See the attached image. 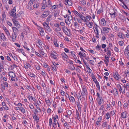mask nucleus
I'll return each instance as SVG.
<instances>
[{
	"label": "nucleus",
	"mask_w": 129,
	"mask_h": 129,
	"mask_svg": "<svg viewBox=\"0 0 129 129\" xmlns=\"http://www.w3.org/2000/svg\"><path fill=\"white\" fill-rule=\"evenodd\" d=\"M45 30H46L48 32H50L51 30V29L49 26H47V27L45 28Z\"/></svg>",
	"instance_id": "obj_47"
},
{
	"label": "nucleus",
	"mask_w": 129,
	"mask_h": 129,
	"mask_svg": "<svg viewBox=\"0 0 129 129\" xmlns=\"http://www.w3.org/2000/svg\"><path fill=\"white\" fill-rule=\"evenodd\" d=\"M69 55L73 57L75 59H76L77 58V56L75 54V52L74 51H71Z\"/></svg>",
	"instance_id": "obj_25"
},
{
	"label": "nucleus",
	"mask_w": 129,
	"mask_h": 129,
	"mask_svg": "<svg viewBox=\"0 0 129 129\" xmlns=\"http://www.w3.org/2000/svg\"><path fill=\"white\" fill-rule=\"evenodd\" d=\"M76 111L77 117V118L78 120H79V119L81 115V111L80 112L79 111H77V110H76Z\"/></svg>",
	"instance_id": "obj_28"
},
{
	"label": "nucleus",
	"mask_w": 129,
	"mask_h": 129,
	"mask_svg": "<svg viewBox=\"0 0 129 129\" xmlns=\"http://www.w3.org/2000/svg\"><path fill=\"white\" fill-rule=\"evenodd\" d=\"M24 67L26 69H27L28 68L30 69L31 67V65L29 63H27L24 64Z\"/></svg>",
	"instance_id": "obj_30"
},
{
	"label": "nucleus",
	"mask_w": 129,
	"mask_h": 129,
	"mask_svg": "<svg viewBox=\"0 0 129 129\" xmlns=\"http://www.w3.org/2000/svg\"><path fill=\"white\" fill-rule=\"evenodd\" d=\"M47 7H50L51 6V1L49 0L48 1L47 3Z\"/></svg>",
	"instance_id": "obj_62"
},
{
	"label": "nucleus",
	"mask_w": 129,
	"mask_h": 129,
	"mask_svg": "<svg viewBox=\"0 0 129 129\" xmlns=\"http://www.w3.org/2000/svg\"><path fill=\"white\" fill-rule=\"evenodd\" d=\"M5 32L8 37H9V36H10V33L8 29L5 31Z\"/></svg>",
	"instance_id": "obj_56"
},
{
	"label": "nucleus",
	"mask_w": 129,
	"mask_h": 129,
	"mask_svg": "<svg viewBox=\"0 0 129 129\" xmlns=\"http://www.w3.org/2000/svg\"><path fill=\"white\" fill-rule=\"evenodd\" d=\"M109 13L110 15L112 18H114L116 16V13L115 12H114V13L109 12Z\"/></svg>",
	"instance_id": "obj_31"
},
{
	"label": "nucleus",
	"mask_w": 129,
	"mask_h": 129,
	"mask_svg": "<svg viewBox=\"0 0 129 129\" xmlns=\"http://www.w3.org/2000/svg\"><path fill=\"white\" fill-rule=\"evenodd\" d=\"M94 33L95 34H99V30L98 28L95 27V29H94Z\"/></svg>",
	"instance_id": "obj_55"
},
{
	"label": "nucleus",
	"mask_w": 129,
	"mask_h": 129,
	"mask_svg": "<svg viewBox=\"0 0 129 129\" xmlns=\"http://www.w3.org/2000/svg\"><path fill=\"white\" fill-rule=\"evenodd\" d=\"M110 115L109 113H107L106 114L105 118L106 119H108L109 118Z\"/></svg>",
	"instance_id": "obj_58"
},
{
	"label": "nucleus",
	"mask_w": 129,
	"mask_h": 129,
	"mask_svg": "<svg viewBox=\"0 0 129 129\" xmlns=\"http://www.w3.org/2000/svg\"><path fill=\"white\" fill-rule=\"evenodd\" d=\"M0 35L1 39L3 41L5 42L7 41V39L4 33H1Z\"/></svg>",
	"instance_id": "obj_22"
},
{
	"label": "nucleus",
	"mask_w": 129,
	"mask_h": 129,
	"mask_svg": "<svg viewBox=\"0 0 129 129\" xmlns=\"http://www.w3.org/2000/svg\"><path fill=\"white\" fill-rule=\"evenodd\" d=\"M78 54L80 56V58H85V59H86L85 58L86 55L85 53L80 51L79 53Z\"/></svg>",
	"instance_id": "obj_21"
},
{
	"label": "nucleus",
	"mask_w": 129,
	"mask_h": 129,
	"mask_svg": "<svg viewBox=\"0 0 129 129\" xmlns=\"http://www.w3.org/2000/svg\"><path fill=\"white\" fill-rule=\"evenodd\" d=\"M126 112H123L121 114V117L123 118H126Z\"/></svg>",
	"instance_id": "obj_42"
},
{
	"label": "nucleus",
	"mask_w": 129,
	"mask_h": 129,
	"mask_svg": "<svg viewBox=\"0 0 129 129\" xmlns=\"http://www.w3.org/2000/svg\"><path fill=\"white\" fill-rule=\"evenodd\" d=\"M33 118L37 122L39 121V119L38 117V116L36 114H35L33 116Z\"/></svg>",
	"instance_id": "obj_38"
},
{
	"label": "nucleus",
	"mask_w": 129,
	"mask_h": 129,
	"mask_svg": "<svg viewBox=\"0 0 129 129\" xmlns=\"http://www.w3.org/2000/svg\"><path fill=\"white\" fill-rule=\"evenodd\" d=\"M52 64L53 65H52L51 67L53 71H56L58 69V67L57 66L59 65L58 63H56L55 62H52Z\"/></svg>",
	"instance_id": "obj_6"
},
{
	"label": "nucleus",
	"mask_w": 129,
	"mask_h": 129,
	"mask_svg": "<svg viewBox=\"0 0 129 129\" xmlns=\"http://www.w3.org/2000/svg\"><path fill=\"white\" fill-rule=\"evenodd\" d=\"M82 89L83 91L84 92V94H86V92H87V90L86 89V88L85 87H83L82 88Z\"/></svg>",
	"instance_id": "obj_60"
},
{
	"label": "nucleus",
	"mask_w": 129,
	"mask_h": 129,
	"mask_svg": "<svg viewBox=\"0 0 129 129\" xmlns=\"http://www.w3.org/2000/svg\"><path fill=\"white\" fill-rule=\"evenodd\" d=\"M52 16L51 15H50L47 17L46 19V21L48 22L52 20Z\"/></svg>",
	"instance_id": "obj_40"
},
{
	"label": "nucleus",
	"mask_w": 129,
	"mask_h": 129,
	"mask_svg": "<svg viewBox=\"0 0 129 129\" xmlns=\"http://www.w3.org/2000/svg\"><path fill=\"white\" fill-rule=\"evenodd\" d=\"M129 88V82L127 81V83L126 84V85L124 87L125 89H127Z\"/></svg>",
	"instance_id": "obj_64"
},
{
	"label": "nucleus",
	"mask_w": 129,
	"mask_h": 129,
	"mask_svg": "<svg viewBox=\"0 0 129 129\" xmlns=\"http://www.w3.org/2000/svg\"><path fill=\"white\" fill-rule=\"evenodd\" d=\"M105 59H104L103 60L104 61L105 63L106 64V66H107L108 65V63L109 62V58L107 55H105Z\"/></svg>",
	"instance_id": "obj_17"
},
{
	"label": "nucleus",
	"mask_w": 129,
	"mask_h": 129,
	"mask_svg": "<svg viewBox=\"0 0 129 129\" xmlns=\"http://www.w3.org/2000/svg\"><path fill=\"white\" fill-rule=\"evenodd\" d=\"M53 42L55 47H59V45L57 43V40L56 39L54 40Z\"/></svg>",
	"instance_id": "obj_45"
},
{
	"label": "nucleus",
	"mask_w": 129,
	"mask_h": 129,
	"mask_svg": "<svg viewBox=\"0 0 129 129\" xmlns=\"http://www.w3.org/2000/svg\"><path fill=\"white\" fill-rule=\"evenodd\" d=\"M110 30V28L108 27H103L101 30V33H108Z\"/></svg>",
	"instance_id": "obj_12"
},
{
	"label": "nucleus",
	"mask_w": 129,
	"mask_h": 129,
	"mask_svg": "<svg viewBox=\"0 0 129 129\" xmlns=\"http://www.w3.org/2000/svg\"><path fill=\"white\" fill-rule=\"evenodd\" d=\"M96 100L98 104L100 106L101 105L103 101V99L102 97L100 98H97Z\"/></svg>",
	"instance_id": "obj_24"
},
{
	"label": "nucleus",
	"mask_w": 129,
	"mask_h": 129,
	"mask_svg": "<svg viewBox=\"0 0 129 129\" xmlns=\"http://www.w3.org/2000/svg\"><path fill=\"white\" fill-rule=\"evenodd\" d=\"M6 14L5 13H4L2 14V21H1V23H3L5 22V20L6 18Z\"/></svg>",
	"instance_id": "obj_26"
},
{
	"label": "nucleus",
	"mask_w": 129,
	"mask_h": 129,
	"mask_svg": "<svg viewBox=\"0 0 129 129\" xmlns=\"http://www.w3.org/2000/svg\"><path fill=\"white\" fill-rule=\"evenodd\" d=\"M64 3L66 5H68L69 6H71L72 5V0H64Z\"/></svg>",
	"instance_id": "obj_14"
},
{
	"label": "nucleus",
	"mask_w": 129,
	"mask_h": 129,
	"mask_svg": "<svg viewBox=\"0 0 129 129\" xmlns=\"http://www.w3.org/2000/svg\"><path fill=\"white\" fill-rule=\"evenodd\" d=\"M92 78L93 79V81L95 83L98 82L97 80L96 79L94 75L93 74H92L91 76Z\"/></svg>",
	"instance_id": "obj_44"
},
{
	"label": "nucleus",
	"mask_w": 129,
	"mask_h": 129,
	"mask_svg": "<svg viewBox=\"0 0 129 129\" xmlns=\"http://www.w3.org/2000/svg\"><path fill=\"white\" fill-rule=\"evenodd\" d=\"M62 59L64 60H67L68 58V56L64 52H63L61 54Z\"/></svg>",
	"instance_id": "obj_16"
},
{
	"label": "nucleus",
	"mask_w": 129,
	"mask_h": 129,
	"mask_svg": "<svg viewBox=\"0 0 129 129\" xmlns=\"http://www.w3.org/2000/svg\"><path fill=\"white\" fill-rule=\"evenodd\" d=\"M114 76L115 78L118 80H119L120 78V76L117 73H115Z\"/></svg>",
	"instance_id": "obj_32"
},
{
	"label": "nucleus",
	"mask_w": 129,
	"mask_h": 129,
	"mask_svg": "<svg viewBox=\"0 0 129 129\" xmlns=\"http://www.w3.org/2000/svg\"><path fill=\"white\" fill-rule=\"evenodd\" d=\"M45 101L47 105L49 107L51 105V103L50 101L48 99H46L45 100Z\"/></svg>",
	"instance_id": "obj_33"
},
{
	"label": "nucleus",
	"mask_w": 129,
	"mask_h": 129,
	"mask_svg": "<svg viewBox=\"0 0 129 129\" xmlns=\"http://www.w3.org/2000/svg\"><path fill=\"white\" fill-rule=\"evenodd\" d=\"M116 85L120 93L124 94L125 93V89L124 88V89L123 90L122 88L121 85L119 84H117Z\"/></svg>",
	"instance_id": "obj_5"
},
{
	"label": "nucleus",
	"mask_w": 129,
	"mask_h": 129,
	"mask_svg": "<svg viewBox=\"0 0 129 129\" xmlns=\"http://www.w3.org/2000/svg\"><path fill=\"white\" fill-rule=\"evenodd\" d=\"M79 3L83 6H85L86 5V1L85 0H82L79 2Z\"/></svg>",
	"instance_id": "obj_39"
},
{
	"label": "nucleus",
	"mask_w": 129,
	"mask_h": 129,
	"mask_svg": "<svg viewBox=\"0 0 129 129\" xmlns=\"http://www.w3.org/2000/svg\"><path fill=\"white\" fill-rule=\"evenodd\" d=\"M86 68L87 72L89 74H91L92 72V71L90 69V68L88 67Z\"/></svg>",
	"instance_id": "obj_52"
},
{
	"label": "nucleus",
	"mask_w": 129,
	"mask_h": 129,
	"mask_svg": "<svg viewBox=\"0 0 129 129\" xmlns=\"http://www.w3.org/2000/svg\"><path fill=\"white\" fill-rule=\"evenodd\" d=\"M16 10L15 7H14L12 10L11 12L10 15L12 17L14 18H17V16L16 15Z\"/></svg>",
	"instance_id": "obj_4"
},
{
	"label": "nucleus",
	"mask_w": 129,
	"mask_h": 129,
	"mask_svg": "<svg viewBox=\"0 0 129 129\" xmlns=\"http://www.w3.org/2000/svg\"><path fill=\"white\" fill-rule=\"evenodd\" d=\"M53 29L57 34L58 36L60 37L61 36V34L60 32L61 31V29L59 24L57 23L54 24V27L53 28Z\"/></svg>",
	"instance_id": "obj_1"
},
{
	"label": "nucleus",
	"mask_w": 129,
	"mask_h": 129,
	"mask_svg": "<svg viewBox=\"0 0 129 129\" xmlns=\"http://www.w3.org/2000/svg\"><path fill=\"white\" fill-rule=\"evenodd\" d=\"M40 74L42 75L43 76H46L47 75V73L45 72V71L44 70L43 71H41V72L40 73Z\"/></svg>",
	"instance_id": "obj_49"
},
{
	"label": "nucleus",
	"mask_w": 129,
	"mask_h": 129,
	"mask_svg": "<svg viewBox=\"0 0 129 129\" xmlns=\"http://www.w3.org/2000/svg\"><path fill=\"white\" fill-rule=\"evenodd\" d=\"M60 97L58 95L57 96H56L54 98V100H55L56 102L57 103H58L59 102Z\"/></svg>",
	"instance_id": "obj_43"
},
{
	"label": "nucleus",
	"mask_w": 129,
	"mask_h": 129,
	"mask_svg": "<svg viewBox=\"0 0 129 129\" xmlns=\"http://www.w3.org/2000/svg\"><path fill=\"white\" fill-rule=\"evenodd\" d=\"M8 84L7 82H4L1 84V87L4 90L5 89L6 87H8Z\"/></svg>",
	"instance_id": "obj_19"
},
{
	"label": "nucleus",
	"mask_w": 129,
	"mask_h": 129,
	"mask_svg": "<svg viewBox=\"0 0 129 129\" xmlns=\"http://www.w3.org/2000/svg\"><path fill=\"white\" fill-rule=\"evenodd\" d=\"M58 7V6L57 5H54L51 7V9L52 10Z\"/></svg>",
	"instance_id": "obj_63"
},
{
	"label": "nucleus",
	"mask_w": 129,
	"mask_h": 129,
	"mask_svg": "<svg viewBox=\"0 0 129 129\" xmlns=\"http://www.w3.org/2000/svg\"><path fill=\"white\" fill-rule=\"evenodd\" d=\"M33 2V0H30L28 2L27 8L28 9L31 10L32 9V4Z\"/></svg>",
	"instance_id": "obj_10"
},
{
	"label": "nucleus",
	"mask_w": 129,
	"mask_h": 129,
	"mask_svg": "<svg viewBox=\"0 0 129 129\" xmlns=\"http://www.w3.org/2000/svg\"><path fill=\"white\" fill-rule=\"evenodd\" d=\"M110 48L109 47H108L107 50V52H106V54L107 55L110 56L111 55V50H110Z\"/></svg>",
	"instance_id": "obj_37"
},
{
	"label": "nucleus",
	"mask_w": 129,
	"mask_h": 129,
	"mask_svg": "<svg viewBox=\"0 0 129 129\" xmlns=\"http://www.w3.org/2000/svg\"><path fill=\"white\" fill-rule=\"evenodd\" d=\"M84 18H82V20L84 22H87V21H89L91 19V17L89 15H88L85 17L84 16Z\"/></svg>",
	"instance_id": "obj_11"
},
{
	"label": "nucleus",
	"mask_w": 129,
	"mask_h": 129,
	"mask_svg": "<svg viewBox=\"0 0 129 129\" xmlns=\"http://www.w3.org/2000/svg\"><path fill=\"white\" fill-rule=\"evenodd\" d=\"M9 75L11 78V80L12 81H17L18 79L15 78L16 75L15 73L11 71L9 72Z\"/></svg>",
	"instance_id": "obj_2"
},
{
	"label": "nucleus",
	"mask_w": 129,
	"mask_h": 129,
	"mask_svg": "<svg viewBox=\"0 0 129 129\" xmlns=\"http://www.w3.org/2000/svg\"><path fill=\"white\" fill-rule=\"evenodd\" d=\"M68 68L69 69L72 71L74 70L75 69V68L73 65H69Z\"/></svg>",
	"instance_id": "obj_35"
},
{
	"label": "nucleus",
	"mask_w": 129,
	"mask_h": 129,
	"mask_svg": "<svg viewBox=\"0 0 129 129\" xmlns=\"http://www.w3.org/2000/svg\"><path fill=\"white\" fill-rule=\"evenodd\" d=\"M124 53L125 56L127 57H129V50L127 48H125L124 51Z\"/></svg>",
	"instance_id": "obj_23"
},
{
	"label": "nucleus",
	"mask_w": 129,
	"mask_h": 129,
	"mask_svg": "<svg viewBox=\"0 0 129 129\" xmlns=\"http://www.w3.org/2000/svg\"><path fill=\"white\" fill-rule=\"evenodd\" d=\"M95 83L96 84V87L98 88V89L100 90V88L99 83L98 82Z\"/></svg>",
	"instance_id": "obj_61"
},
{
	"label": "nucleus",
	"mask_w": 129,
	"mask_h": 129,
	"mask_svg": "<svg viewBox=\"0 0 129 129\" xmlns=\"http://www.w3.org/2000/svg\"><path fill=\"white\" fill-rule=\"evenodd\" d=\"M113 90V91H114L113 93V95L114 96H116L118 94V92L117 89L115 88Z\"/></svg>",
	"instance_id": "obj_36"
},
{
	"label": "nucleus",
	"mask_w": 129,
	"mask_h": 129,
	"mask_svg": "<svg viewBox=\"0 0 129 129\" xmlns=\"http://www.w3.org/2000/svg\"><path fill=\"white\" fill-rule=\"evenodd\" d=\"M100 24L101 25L103 26H105L106 24V21L104 18H102L100 22Z\"/></svg>",
	"instance_id": "obj_15"
},
{
	"label": "nucleus",
	"mask_w": 129,
	"mask_h": 129,
	"mask_svg": "<svg viewBox=\"0 0 129 129\" xmlns=\"http://www.w3.org/2000/svg\"><path fill=\"white\" fill-rule=\"evenodd\" d=\"M12 29L13 32V33L17 34L18 32V29L17 28L15 27H13L12 28Z\"/></svg>",
	"instance_id": "obj_29"
},
{
	"label": "nucleus",
	"mask_w": 129,
	"mask_h": 129,
	"mask_svg": "<svg viewBox=\"0 0 129 129\" xmlns=\"http://www.w3.org/2000/svg\"><path fill=\"white\" fill-rule=\"evenodd\" d=\"M77 107L78 108V111H79L80 112L81 111V105L80 103H78L76 104Z\"/></svg>",
	"instance_id": "obj_41"
},
{
	"label": "nucleus",
	"mask_w": 129,
	"mask_h": 129,
	"mask_svg": "<svg viewBox=\"0 0 129 129\" xmlns=\"http://www.w3.org/2000/svg\"><path fill=\"white\" fill-rule=\"evenodd\" d=\"M17 37L16 34L12 33L11 35H10L9 37H10L12 41L13 42H15L16 40V38Z\"/></svg>",
	"instance_id": "obj_13"
},
{
	"label": "nucleus",
	"mask_w": 129,
	"mask_h": 129,
	"mask_svg": "<svg viewBox=\"0 0 129 129\" xmlns=\"http://www.w3.org/2000/svg\"><path fill=\"white\" fill-rule=\"evenodd\" d=\"M70 101L72 103H74L75 101V99L72 96H71L69 98Z\"/></svg>",
	"instance_id": "obj_48"
},
{
	"label": "nucleus",
	"mask_w": 129,
	"mask_h": 129,
	"mask_svg": "<svg viewBox=\"0 0 129 129\" xmlns=\"http://www.w3.org/2000/svg\"><path fill=\"white\" fill-rule=\"evenodd\" d=\"M60 93L61 95L62 96H65L66 95V94H67V95L68 96V98L69 97L68 94L67 92H65L64 91L62 90H61Z\"/></svg>",
	"instance_id": "obj_34"
},
{
	"label": "nucleus",
	"mask_w": 129,
	"mask_h": 129,
	"mask_svg": "<svg viewBox=\"0 0 129 129\" xmlns=\"http://www.w3.org/2000/svg\"><path fill=\"white\" fill-rule=\"evenodd\" d=\"M117 35L118 37L122 39H124L125 37L124 35L121 32H118Z\"/></svg>",
	"instance_id": "obj_18"
},
{
	"label": "nucleus",
	"mask_w": 129,
	"mask_h": 129,
	"mask_svg": "<svg viewBox=\"0 0 129 129\" xmlns=\"http://www.w3.org/2000/svg\"><path fill=\"white\" fill-rule=\"evenodd\" d=\"M51 57H52L54 59H57V58L56 55L53 53H51Z\"/></svg>",
	"instance_id": "obj_53"
},
{
	"label": "nucleus",
	"mask_w": 129,
	"mask_h": 129,
	"mask_svg": "<svg viewBox=\"0 0 129 129\" xmlns=\"http://www.w3.org/2000/svg\"><path fill=\"white\" fill-rule=\"evenodd\" d=\"M118 43L120 46H121L124 45V42L122 40L118 42Z\"/></svg>",
	"instance_id": "obj_50"
},
{
	"label": "nucleus",
	"mask_w": 129,
	"mask_h": 129,
	"mask_svg": "<svg viewBox=\"0 0 129 129\" xmlns=\"http://www.w3.org/2000/svg\"><path fill=\"white\" fill-rule=\"evenodd\" d=\"M35 53L36 55L38 57H40L41 58H42V56L41 55V54H40L39 53H38V52H37L36 51H35Z\"/></svg>",
	"instance_id": "obj_57"
},
{
	"label": "nucleus",
	"mask_w": 129,
	"mask_h": 129,
	"mask_svg": "<svg viewBox=\"0 0 129 129\" xmlns=\"http://www.w3.org/2000/svg\"><path fill=\"white\" fill-rule=\"evenodd\" d=\"M50 12L48 10L46 9L44 12L43 14L41 16V17L44 18L46 17L49 14Z\"/></svg>",
	"instance_id": "obj_8"
},
{
	"label": "nucleus",
	"mask_w": 129,
	"mask_h": 129,
	"mask_svg": "<svg viewBox=\"0 0 129 129\" xmlns=\"http://www.w3.org/2000/svg\"><path fill=\"white\" fill-rule=\"evenodd\" d=\"M63 112V109L61 107H59L58 109V113H62Z\"/></svg>",
	"instance_id": "obj_54"
},
{
	"label": "nucleus",
	"mask_w": 129,
	"mask_h": 129,
	"mask_svg": "<svg viewBox=\"0 0 129 129\" xmlns=\"http://www.w3.org/2000/svg\"><path fill=\"white\" fill-rule=\"evenodd\" d=\"M16 18L12 19V20L14 24L18 28H19L20 27V25L18 23V22L17 20H16Z\"/></svg>",
	"instance_id": "obj_9"
},
{
	"label": "nucleus",
	"mask_w": 129,
	"mask_h": 129,
	"mask_svg": "<svg viewBox=\"0 0 129 129\" xmlns=\"http://www.w3.org/2000/svg\"><path fill=\"white\" fill-rule=\"evenodd\" d=\"M73 12L74 14L77 17H79L82 20L83 19L82 18H84V16L80 13L78 12L76 10L74 11Z\"/></svg>",
	"instance_id": "obj_3"
},
{
	"label": "nucleus",
	"mask_w": 129,
	"mask_h": 129,
	"mask_svg": "<svg viewBox=\"0 0 129 129\" xmlns=\"http://www.w3.org/2000/svg\"><path fill=\"white\" fill-rule=\"evenodd\" d=\"M43 25L44 26V28L46 27H47V26H49L48 24L46 22H44L43 24Z\"/></svg>",
	"instance_id": "obj_59"
},
{
	"label": "nucleus",
	"mask_w": 129,
	"mask_h": 129,
	"mask_svg": "<svg viewBox=\"0 0 129 129\" xmlns=\"http://www.w3.org/2000/svg\"><path fill=\"white\" fill-rule=\"evenodd\" d=\"M86 25L89 28H92L93 26V23L92 22L88 21L85 22Z\"/></svg>",
	"instance_id": "obj_20"
},
{
	"label": "nucleus",
	"mask_w": 129,
	"mask_h": 129,
	"mask_svg": "<svg viewBox=\"0 0 129 129\" xmlns=\"http://www.w3.org/2000/svg\"><path fill=\"white\" fill-rule=\"evenodd\" d=\"M37 108L38 110H36L34 112V114H36L38 112H41V109L40 108L37 107Z\"/></svg>",
	"instance_id": "obj_46"
},
{
	"label": "nucleus",
	"mask_w": 129,
	"mask_h": 129,
	"mask_svg": "<svg viewBox=\"0 0 129 129\" xmlns=\"http://www.w3.org/2000/svg\"><path fill=\"white\" fill-rule=\"evenodd\" d=\"M62 29L63 32L66 29L69 32H70V29H69L67 28L65 26L63 27L62 28Z\"/></svg>",
	"instance_id": "obj_51"
},
{
	"label": "nucleus",
	"mask_w": 129,
	"mask_h": 129,
	"mask_svg": "<svg viewBox=\"0 0 129 129\" xmlns=\"http://www.w3.org/2000/svg\"><path fill=\"white\" fill-rule=\"evenodd\" d=\"M59 117L58 115L56 114L54 115L52 117V119L54 122H56L57 119H59Z\"/></svg>",
	"instance_id": "obj_27"
},
{
	"label": "nucleus",
	"mask_w": 129,
	"mask_h": 129,
	"mask_svg": "<svg viewBox=\"0 0 129 129\" xmlns=\"http://www.w3.org/2000/svg\"><path fill=\"white\" fill-rule=\"evenodd\" d=\"M37 28L39 31L41 36H44V35L45 33L43 28L40 26H38V27Z\"/></svg>",
	"instance_id": "obj_7"
}]
</instances>
